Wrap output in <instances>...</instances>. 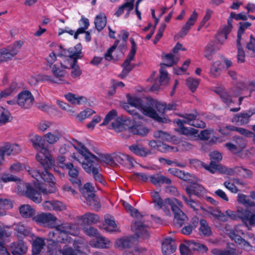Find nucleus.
Wrapping results in <instances>:
<instances>
[{
  "label": "nucleus",
  "instance_id": "09e8293b",
  "mask_svg": "<svg viewBox=\"0 0 255 255\" xmlns=\"http://www.w3.org/2000/svg\"><path fill=\"white\" fill-rule=\"evenodd\" d=\"M232 142L237 145V148L241 151L246 146L247 144L246 139L240 136H234Z\"/></svg>",
  "mask_w": 255,
  "mask_h": 255
},
{
  "label": "nucleus",
  "instance_id": "6ab92c4d",
  "mask_svg": "<svg viewBox=\"0 0 255 255\" xmlns=\"http://www.w3.org/2000/svg\"><path fill=\"white\" fill-rule=\"evenodd\" d=\"M115 161L127 167L133 166V159L129 155L122 153L116 154L114 156Z\"/></svg>",
  "mask_w": 255,
  "mask_h": 255
},
{
  "label": "nucleus",
  "instance_id": "a18cd8bd",
  "mask_svg": "<svg viewBox=\"0 0 255 255\" xmlns=\"http://www.w3.org/2000/svg\"><path fill=\"white\" fill-rule=\"evenodd\" d=\"M77 187L79 188L84 198L89 196L91 193H94V188L90 183H86L83 187H81V184L79 187Z\"/></svg>",
  "mask_w": 255,
  "mask_h": 255
},
{
  "label": "nucleus",
  "instance_id": "58836bf2",
  "mask_svg": "<svg viewBox=\"0 0 255 255\" xmlns=\"http://www.w3.org/2000/svg\"><path fill=\"white\" fill-rule=\"evenodd\" d=\"M162 58H164L166 62L165 63H161L160 66L163 67H171L173 65L176 64L178 61V59L175 58V56L172 53L165 54L164 56H162Z\"/></svg>",
  "mask_w": 255,
  "mask_h": 255
},
{
  "label": "nucleus",
  "instance_id": "f257e3e1",
  "mask_svg": "<svg viewBox=\"0 0 255 255\" xmlns=\"http://www.w3.org/2000/svg\"><path fill=\"white\" fill-rule=\"evenodd\" d=\"M36 159L37 161L40 162L41 166L43 167L44 170L41 172L42 180L48 183L51 187V189L47 190L46 188L38 187L39 191L35 190L32 186L28 184L26 186L25 194L27 197L32 200L33 202L39 203L41 199L40 193L43 195H48L54 193L56 191L55 185L56 184V180L54 175L48 170L50 169L54 165V160L52 156H42L39 154L36 155Z\"/></svg>",
  "mask_w": 255,
  "mask_h": 255
},
{
  "label": "nucleus",
  "instance_id": "cd10ccee",
  "mask_svg": "<svg viewBox=\"0 0 255 255\" xmlns=\"http://www.w3.org/2000/svg\"><path fill=\"white\" fill-rule=\"evenodd\" d=\"M80 219L87 225L95 224L99 221L98 216L91 213H86L83 216H81Z\"/></svg>",
  "mask_w": 255,
  "mask_h": 255
},
{
  "label": "nucleus",
  "instance_id": "9d476101",
  "mask_svg": "<svg viewBox=\"0 0 255 255\" xmlns=\"http://www.w3.org/2000/svg\"><path fill=\"white\" fill-rule=\"evenodd\" d=\"M65 166L69 169V180L73 185L75 187H79L81 184V179L79 176V171L77 168L74 167L73 163L71 162L67 163Z\"/></svg>",
  "mask_w": 255,
  "mask_h": 255
},
{
  "label": "nucleus",
  "instance_id": "20e7f679",
  "mask_svg": "<svg viewBox=\"0 0 255 255\" xmlns=\"http://www.w3.org/2000/svg\"><path fill=\"white\" fill-rule=\"evenodd\" d=\"M78 143L81 147L78 149V151L85 160L94 163L95 165L98 164V166H99V163L102 164L105 163L112 167H115L117 165L114 157H113L109 154L101 153L98 154V156H96L90 152L81 142H78Z\"/></svg>",
  "mask_w": 255,
  "mask_h": 255
},
{
  "label": "nucleus",
  "instance_id": "4c0bfd02",
  "mask_svg": "<svg viewBox=\"0 0 255 255\" xmlns=\"http://www.w3.org/2000/svg\"><path fill=\"white\" fill-rule=\"evenodd\" d=\"M236 250L230 247H226L224 250L214 249L212 250L213 255H235Z\"/></svg>",
  "mask_w": 255,
  "mask_h": 255
},
{
  "label": "nucleus",
  "instance_id": "79ce46f5",
  "mask_svg": "<svg viewBox=\"0 0 255 255\" xmlns=\"http://www.w3.org/2000/svg\"><path fill=\"white\" fill-rule=\"evenodd\" d=\"M192 196L188 197L185 195H182L181 198L184 200L186 205L192 208L194 211H198L199 208L201 207L200 204L197 201L191 198Z\"/></svg>",
  "mask_w": 255,
  "mask_h": 255
},
{
  "label": "nucleus",
  "instance_id": "c85d7f7f",
  "mask_svg": "<svg viewBox=\"0 0 255 255\" xmlns=\"http://www.w3.org/2000/svg\"><path fill=\"white\" fill-rule=\"evenodd\" d=\"M45 245L43 239L41 238H37L32 243V252L33 255L39 254Z\"/></svg>",
  "mask_w": 255,
  "mask_h": 255
},
{
  "label": "nucleus",
  "instance_id": "a211bd4d",
  "mask_svg": "<svg viewBox=\"0 0 255 255\" xmlns=\"http://www.w3.org/2000/svg\"><path fill=\"white\" fill-rule=\"evenodd\" d=\"M172 212L174 215L173 220L174 225L177 227H181L188 220L187 217L180 209L175 208Z\"/></svg>",
  "mask_w": 255,
  "mask_h": 255
},
{
  "label": "nucleus",
  "instance_id": "7ed1b4c3",
  "mask_svg": "<svg viewBox=\"0 0 255 255\" xmlns=\"http://www.w3.org/2000/svg\"><path fill=\"white\" fill-rule=\"evenodd\" d=\"M81 50L82 45L80 43L77 44L74 47L63 49L58 55L64 57L61 62V66L65 69L72 67L74 63L75 64L77 63V59L82 58Z\"/></svg>",
  "mask_w": 255,
  "mask_h": 255
},
{
  "label": "nucleus",
  "instance_id": "69168bd1",
  "mask_svg": "<svg viewBox=\"0 0 255 255\" xmlns=\"http://www.w3.org/2000/svg\"><path fill=\"white\" fill-rule=\"evenodd\" d=\"M120 41L119 40H116L115 41L114 44L109 48L107 51V52L105 54V58L107 60H111L113 59V56L112 55V53L116 49L119 45Z\"/></svg>",
  "mask_w": 255,
  "mask_h": 255
},
{
  "label": "nucleus",
  "instance_id": "5701e85b",
  "mask_svg": "<svg viewBox=\"0 0 255 255\" xmlns=\"http://www.w3.org/2000/svg\"><path fill=\"white\" fill-rule=\"evenodd\" d=\"M149 178L151 182L154 185L164 183L170 184L171 183V180L169 178L159 174L151 175Z\"/></svg>",
  "mask_w": 255,
  "mask_h": 255
},
{
  "label": "nucleus",
  "instance_id": "338daca9",
  "mask_svg": "<svg viewBox=\"0 0 255 255\" xmlns=\"http://www.w3.org/2000/svg\"><path fill=\"white\" fill-rule=\"evenodd\" d=\"M214 130L212 129H204L200 132L199 137L201 140H207L210 138Z\"/></svg>",
  "mask_w": 255,
  "mask_h": 255
},
{
  "label": "nucleus",
  "instance_id": "e2e57ef3",
  "mask_svg": "<svg viewBox=\"0 0 255 255\" xmlns=\"http://www.w3.org/2000/svg\"><path fill=\"white\" fill-rule=\"evenodd\" d=\"M214 48L212 43H209L207 45L205 48L204 56L209 60L212 59V55L214 54Z\"/></svg>",
  "mask_w": 255,
  "mask_h": 255
},
{
  "label": "nucleus",
  "instance_id": "a19ab883",
  "mask_svg": "<svg viewBox=\"0 0 255 255\" xmlns=\"http://www.w3.org/2000/svg\"><path fill=\"white\" fill-rule=\"evenodd\" d=\"M152 197L153 202L155 204V207L157 209H160L162 208H164L165 204H167V203L165 202V201H163L157 192H153L152 194Z\"/></svg>",
  "mask_w": 255,
  "mask_h": 255
},
{
  "label": "nucleus",
  "instance_id": "680f3d73",
  "mask_svg": "<svg viewBox=\"0 0 255 255\" xmlns=\"http://www.w3.org/2000/svg\"><path fill=\"white\" fill-rule=\"evenodd\" d=\"M105 222L109 226L106 227L104 228V229L108 232H113L114 231L115 228L116 227L117 225L115 223V221L114 220L113 217H111V218H108L106 217L105 218Z\"/></svg>",
  "mask_w": 255,
  "mask_h": 255
},
{
  "label": "nucleus",
  "instance_id": "5fc2aeb1",
  "mask_svg": "<svg viewBox=\"0 0 255 255\" xmlns=\"http://www.w3.org/2000/svg\"><path fill=\"white\" fill-rule=\"evenodd\" d=\"M186 85L189 87L192 92H194L199 83L198 79H194L191 77L188 78L186 81Z\"/></svg>",
  "mask_w": 255,
  "mask_h": 255
},
{
  "label": "nucleus",
  "instance_id": "f8f14e48",
  "mask_svg": "<svg viewBox=\"0 0 255 255\" xmlns=\"http://www.w3.org/2000/svg\"><path fill=\"white\" fill-rule=\"evenodd\" d=\"M175 241L171 238L165 239L162 242V252L164 255H170L176 250Z\"/></svg>",
  "mask_w": 255,
  "mask_h": 255
},
{
  "label": "nucleus",
  "instance_id": "bb28decb",
  "mask_svg": "<svg viewBox=\"0 0 255 255\" xmlns=\"http://www.w3.org/2000/svg\"><path fill=\"white\" fill-rule=\"evenodd\" d=\"M200 227L199 228V233L202 236H210L212 234L211 228L209 226L207 222L204 219L200 220Z\"/></svg>",
  "mask_w": 255,
  "mask_h": 255
},
{
  "label": "nucleus",
  "instance_id": "2f4dec72",
  "mask_svg": "<svg viewBox=\"0 0 255 255\" xmlns=\"http://www.w3.org/2000/svg\"><path fill=\"white\" fill-rule=\"evenodd\" d=\"M19 212L24 218H30L35 214V210L29 205H23L19 207Z\"/></svg>",
  "mask_w": 255,
  "mask_h": 255
},
{
  "label": "nucleus",
  "instance_id": "f03ea898",
  "mask_svg": "<svg viewBox=\"0 0 255 255\" xmlns=\"http://www.w3.org/2000/svg\"><path fill=\"white\" fill-rule=\"evenodd\" d=\"M238 201L247 208L246 210L242 209L240 216L242 221L250 230L251 227H255V203L243 194H238Z\"/></svg>",
  "mask_w": 255,
  "mask_h": 255
},
{
  "label": "nucleus",
  "instance_id": "ddd939ff",
  "mask_svg": "<svg viewBox=\"0 0 255 255\" xmlns=\"http://www.w3.org/2000/svg\"><path fill=\"white\" fill-rule=\"evenodd\" d=\"M128 148L134 154L140 157H144L153 154L152 149H148L140 144H133L129 146Z\"/></svg>",
  "mask_w": 255,
  "mask_h": 255
},
{
  "label": "nucleus",
  "instance_id": "9b49d317",
  "mask_svg": "<svg viewBox=\"0 0 255 255\" xmlns=\"http://www.w3.org/2000/svg\"><path fill=\"white\" fill-rule=\"evenodd\" d=\"M128 104L132 107L140 109L142 110L143 113L147 116L146 110L147 109H151L150 106H146L143 104L142 99L136 96H131L129 95L127 96Z\"/></svg>",
  "mask_w": 255,
  "mask_h": 255
},
{
  "label": "nucleus",
  "instance_id": "393cba45",
  "mask_svg": "<svg viewBox=\"0 0 255 255\" xmlns=\"http://www.w3.org/2000/svg\"><path fill=\"white\" fill-rule=\"evenodd\" d=\"M198 224V219L197 217H194L190 223L187 224L182 229L181 232L184 235H189L197 227Z\"/></svg>",
  "mask_w": 255,
  "mask_h": 255
},
{
  "label": "nucleus",
  "instance_id": "37998d69",
  "mask_svg": "<svg viewBox=\"0 0 255 255\" xmlns=\"http://www.w3.org/2000/svg\"><path fill=\"white\" fill-rule=\"evenodd\" d=\"M239 27L237 33V43L240 44L241 40V37L242 34L244 33L245 31L249 27H250L252 23L249 22H240L239 23Z\"/></svg>",
  "mask_w": 255,
  "mask_h": 255
},
{
  "label": "nucleus",
  "instance_id": "a878e982",
  "mask_svg": "<svg viewBox=\"0 0 255 255\" xmlns=\"http://www.w3.org/2000/svg\"><path fill=\"white\" fill-rule=\"evenodd\" d=\"M215 92L220 96L223 102L227 105L233 103L231 95L225 89L218 88L215 90Z\"/></svg>",
  "mask_w": 255,
  "mask_h": 255
},
{
  "label": "nucleus",
  "instance_id": "4be33fe9",
  "mask_svg": "<svg viewBox=\"0 0 255 255\" xmlns=\"http://www.w3.org/2000/svg\"><path fill=\"white\" fill-rule=\"evenodd\" d=\"M115 246L116 248L122 250L129 248L132 246V238L128 237L121 238L116 240Z\"/></svg>",
  "mask_w": 255,
  "mask_h": 255
},
{
  "label": "nucleus",
  "instance_id": "7c9ffc66",
  "mask_svg": "<svg viewBox=\"0 0 255 255\" xmlns=\"http://www.w3.org/2000/svg\"><path fill=\"white\" fill-rule=\"evenodd\" d=\"M226 128L232 131H236L239 133L247 137H254L255 136V133L245 128L237 127L234 126L229 125L226 126Z\"/></svg>",
  "mask_w": 255,
  "mask_h": 255
},
{
  "label": "nucleus",
  "instance_id": "052dcab7",
  "mask_svg": "<svg viewBox=\"0 0 255 255\" xmlns=\"http://www.w3.org/2000/svg\"><path fill=\"white\" fill-rule=\"evenodd\" d=\"M197 116V113L195 112L192 114H185L181 116V117L185 119L184 122L185 124L192 126L193 122L196 120Z\"/></svg>",
  "mask_w": 255,
  "mask_h": 255
},
{
  "label": "nucleus",
  "instance_id": "aec40b11",
  "mask_svg": "<svg viewBox=\"0 0 255 255\" xmlns=\"http://www.w3.org/2000/svg\"><path fill=\"white\" fill-rule=\"evenodd\" d=\"M62 137L61 131L59 130H55L50 131L44 135L46 142L49 144H54L58 142Z\"/></svg>",
  "mask_w": 255,
  "mask_h": 255
},
{
  "label": "nucleus",
  "instance_id": "423d86ee",
  "mask_svg": "<svg viewBox=\"0 0 255 255\" xmlns=\"http://www.w3.org/2000/svg\"><path fill=\"white\" fill-rule=\"evenodd\" d=\"M29 141L32 144V147L37 151L41 152L38 153L42 156H52L49 154L48 147L46 146V141L45 137L41 135L35 134L29 136Z\"/></svg>",
  "mask_w": 255,
  "mask_h": 255
},
{
  "label": "nucleus",
  "instance_id": "c03bdc74",
  "mask_svg": "<svg viewBox=\"0 0 255 255\" xmlns=\"http://www.w3.org/2000/svg\"><path fill=\"white\" fill-rule=\"evenodd\" d=\"M187 245L189 246V249H191V250L193 251L204 253L208 250L207 248L205 246L194 241L189 242Z\"/></svg>",
  "mask_w": 255,
  "mask_h": 255
},
{
  "label": "nucleus",
  "instance_id": "473e14b6",
  "mask_svg": "<svg viewBox=\"0 0 255 255\" xmlns=\"http://www.w3.org/2000/svg\"><path fill=\"white\" fill-rule=\"evenodd\" d=\"M30 82L35 84L38 82L43 81H51L52 83H57L58 82L52 79L50 76L44 74H39L34 77H31Z\"/></svg>",
  "mask_w": 255,
  "mask_h": 255
},
{
  "label": "nucleus",
  "instance_id": "4468645a",
  "mask_svg": "<svg viewBox=\"0 0 255 255\" xmlns=\"http://www.w3.org/2000/svg\"><path fill=\"white\" fill-rule=\"evenodd\" d=\"M9 250L13 255H23L27 251V247L20 240L11 244Z\"/></svg>",
  "mask_w": 255,
  "mask_h": 255
},
{
  "label": "nucleus",
  "instance_id": "b1692460",
  "mask_svg": "<svg viewBox=\"0 0 255 255\" xmlns=\"http://www.w3.org/2000/svg\"><path fill=\"white\" fill-rule=\"evenodd\" d=\"M146 111V113L147 114V116H148L156 121L161 123H168L171 122V121L166 117L162 118L160 117L156 113L155 110L151 108V109H147Z\"/></svg>",
  "mask_w": 255,
  "mask_h": 255
},
{
  "label": "nucleus",
  "instance_id": "6e6552de",
  "mask_svg": "<svg viewBox=\"0 0 255 255\" xmlns=\"http://www.w3.org/2000/svg\"><path fill=\"white\" fill-rule=\"evenodd\" d=\"M144 220L134 221L131 224V228L137 237L143 240L149 237V228L144 224Z\"/></svg>",
  "mask_w": 255,
  "mask_h": 255
},
{
  "label": "nucleus",
  "instance_id": "de8ad7c7",
  "mask_svg": "<svg viewBox=\"0 0 255 255\" xmlns=\"http://www.w3.org/2000/svg\"><path fill=\"white\" fill-rule=\"evenodd\" d=\"M159 79H157L159 83L162 85H166L169 81V77L165 68L163 66H161V68L159 70Z\"/></svg>",
  "mask_w": 255,
  "mask_h": 255
},
{
  "label": "nucleus",
  "instance_id": "39448f33",
  "mask_svg": "<svg viewBox=\"0 0 255 255\" xmlns=\"http://www.w3.org/2000/svg\"><path fill=\"white\" fill-rule=\"evenodd\" d=\"M56 227L57 231H59V235H61L62 237L61 239H58L57 241L61 243H71L72 240L68 236V235L75 236L78 233L77 227L75 224L66 223Z\"/></svg>",
  "mask_w": 255,
  "mask_h": 255
},
{
  "label": "nucleus",
  "instance_id": "dca6fc26",
  "mask_svg": "<svg viewBox=\"0 0 255 255\" xmlns=\"http://www.w3.org/2000/svg\"><path fill=\"white\" fill-rule=\"evenodd\" d=\"M255 113V111H248L235 115L232 119V122L238 125L247 124L250 118Z\"/></svg>",
  "mask_w": 255,
  "mask_h": 255
},
{
  "label": "nucleus",
  "instance_id": "49530a36",
  "mask_svg": "<svg viewBox=\"0 0 255 255\" xmlns=\"http://www.w3.org/2000/svg\"><path fill=\"white\" fill-rule=\"evenodd\" d=\"M96 244L95 246L100 248H108L110 245V241L106 238L99 235L96 237Z\"/></svg>",
  "mask_w": 255,
  "mask_h": 255
},
{
  "label": "nucleus",
  "instance_id": "ea45409f",
  "mask_svg": "<svg viewBox=\"0 0 255 255\" xmlns=\"http://www.w3.org/2000/svg\"><path fill=\"white\" fill-rule=\"evenodd\" d=\"M23 42L20 40L16 41L12 45L7 47L6 50L13 56L18 54L19 50L22 47Z\"/></svg>",
  "mask_w": 255,
  "mask_h": 255
},
{
  "label": "nucleus",
  "instance_id": "2eb2a0df",
  "mask_svg": "<svg viewBox=\"0 0 255 255\" xmlns=\"http://www.w3.org/2000/svg\"><path fill=\"white\" fill-rule=\"evenodd\" d=\"M185 190L188 196L195 195L198 197L202 196L205 193V189L202 185L196 183H193L186 187Z\"/></svg>",
  "mask_w": 255,
  "mask_h": 255
},
{
  "label": "nucleus",
  "instance_id": "3c124183",
  "mask_svg": "<svg viewBox=\"0 0 255 255\" xmlns=\"http://www.w3.org/2000/svg\"><path fill=\"white\" fill-rule=\"evenodd\" d=\"M165 202L170 205L172 211L175 208L180 209L183 206L182 202L176 198H166L165 199Z\"/></svg>",
  "mask_w": 255,
  "mask_h": 255
},
{
  "label": "nucleus",
  "instance_id": "864d4df0",
  "mask_svg": "<svg viewBox=\"0 0 255 255\" xmlns=\"http://www.w3.org/2000/svg\"><path fill=\"white\" fill-rule=\"evenodd\" d=\"M122 66L123 67V69L122 73L119 75V77L122 79H124L128 75L129 72L134 68L135 65L130 63L125 65V63H123Z\"/></svg>",
  "mask_w": 255,
  "mask_h": 255
},
{
  "label": "nucleus",
  "instance_id": "c756f323",
  "mask_svg": "<svg viewBox=\"0 0 255 255\" xmlns=\"http://www.w3.org/2000/svg\"><path fill=\"white\" fill-rule=\"evenodd\" d=\"M87 204L91 206L94 209H99L101 207L99 200L94 193H91L89 196L85 198Z\"/></svg>",
  "mask_w": 255,
  "mask_h": 255
},
{
  "label": "nucleus",
  "instance_id": "13d9d810",
  "mask_svg": "<svg viewBox=\"0 0 255 255\" xmlns=\"http://www.w3.org/2000/svg\"><path fill=\"white\" fill-rule=\"evenodd\" d=\"M242 209H238L237 212H234L233 211L228 210L225 212V213L227 214L228 216V220H229V219H230L233 220H237L238 219H241L240 213Z\"/></svg>",
  "mask_w": 255,
  "mask_h": 255
},
{
  "label": "nucleus",
  "instance_id": "4d7b16f0",
  "mask_svg": "<svg viewBox=\"0 0 255 255\" xmlns=\"http://www.w3.org/2000/svg\"><path fill=\"white\" fill-rule=\"evenodd\" d=\"M237 233H241L242 235H244V232H243L242 231L236 230L231 231L229 233V237L232 240H234L236 243L239 244H240L243 238L241 237V236H240Z\"/></svg>",
  "mask_w": 255,
  "mask_h": 255
},
{
  "label": "nucleus",
  "instance_id": "bf43d9fd",
  "mask_svg": "<svg viewBox=\"0 0 255 255\" xmlns=\"http://www.w3.org/2000/svg\"><path fill=\"white\" fill-rule=\"evenodd\" d=\"M52 73L57 79V80H55L57 81L58 82V83H59L60 81H62L61 78L63 77L64 75V71L60 70L58 67H57L55 65H54L52 67Z\"/></svg>",
  "mask_w": 255,
  "mask_h": 255
},
{
  "label": "nucleus",
  "instance_id": "e433bc0d",
  "mask_svg": "<svg viewBox=\"0 0 255 255\" xmlns=\"http://www.w3.org/2000/svg\"><path fill=\"white\" fill-rule=\"evenodd\" d=\"M63 255H86L84 252L78 249H73L69 245H65L62 250Z\"/></svg>",
  "mask_w": 255,
  "mask_h": 255
},
{
  "label": "nucleus",
  "instance_id": "412c9836",
  "mask_svg": "<svg viewBox=\"0 0 255 255\" xmlns=\"http://www.w3.org/2000/svg\"><path fill=\"white\" fill-rule=\"evenodd\" d=\"M94 23L97 30L99 32L102 31L107 24V18L105 14L101 12L97 15L95 18Z\"/></svg>",
  "mask_w": 255,
  "mask_h": 255
},
{
  "label": "nucleus",
  "instance_id": "f704fd0d",
  "mask_svg": "<svg viewBox=\"0 0 255 255\" xmlns=\"http://www.w3.org/2000/svg\"><path fill=\"white\" fill-rule=\"evenodd\" d=\"M226 167L220 164L216 163L215 161H211L208 167V171L211 173H214L216 171H218L222 174H225Z\"/></svg>",
  "mask_w": 255,
  "mask_h": 255
},
{
  "label": "nucleus",
  "instance_id": "f3484780",
  "mask_svg": "<svg viewBox=\"0 0 255 255\" xmlns=\"http://www.w3.org/2000/svg\"><path fill=\"white\" fill-rule=\"evenodd\" d=\"M56 220V217L50 213H42L33 217L34 221L42 225H45L51 222H54Z\"/></svg>",
  "mask_w": 255,
  "mask_h": 255
},
{
  "label": "nucleus",
  "instance_id": "c9c22d12",
  "mask_svg": "<svg viewBox=\"0 0 255 255\" xmlns=\"http://www.w3.org/2000/svg\"><path fill=\"white\" fill-rule=\"evenodd\" d=\"M223 65L220 61H216L214 62L210 69V74L211 76L213 78H217L221 73Z\"/></svg>",
  "mask_w": 255,
  "mask_h": 255
},
{
  "label": "nucleus",
  "instance_id": "0eeeda50",
  "mask_svg": "<svg viewBox=\"0 0 255 255\" xmlns=\"http://www.w3.org/2000/svg\"><path fill=\"white\" fill-rule=\"evenodd\" d=\"M78 161L80 163H82L83 168L87 173H92L96 181L99 182L102 184H105V180L103 179L102 175L99 172V166L98 164L95 165L94 163L85 160V159L82 162L79 160Z\"/></svg>",
  "mask_w": 255,
  "mask_h": 255
},
{
  "label": "nucleus",
  "instance_id": "603ef678",
  "mask_svg": "<svg viewBox=\"0 0 255 255\" xmlns=\"http://www.w3.org/2000/svg\"><path fill=\"white\" fill-rule=\"evenodd\" d=\"M15 231L19 234L18 236H23L24 237L28 236L29 235V231L26 228V227L21 223L17 224L15 225Z\"/></svg>",
  "mask_w": 255,
  "mask_h": 255
},
{
  "label": "nucleus",
  "instance_id": "774afa93",
  "mask_svg": "<svg viewBox=\"0 0 255 255\" xmlns=\"http://www.w3.org/2000/svg\"><path fill=\"white\" fill-rule=\"evenodd\" d=\"M153 135L155 138L161 140H167L169 138V134L162 130H157L154 132Z\"/></svg>",
  "mask_w": 255,
  "mask_h": 255
},
{
  "label": "nucleus",
  "instance_id": "8fccbe9b",
  "mask_svg": "<svg viewBox=\"0 0 255 255\" xmlns=\"http://www.w3.org/2000/svg\"><path fill=\"white\" fill-rule=\"evenodd\" d=\"M49 241L52 242L51 244L53 246H56L58 239H61L62 237L59 235V231H57V227H56L54 230L51 231L48 233Z\"/></svg>",
  "mask_w": 255,
  "mask_h": 255
},
{
  "label": "nucleus",
  "instance_id": "1a4fd4ad",
  "mask_svg": "<svg viewBox=\"0 0 255 255\" xmlns=\"http://www.w3.org/2000/svg\"><path fill=\"white\" fill-rule=\"evenodd\" d=\"M34 97L28 91L20 93L17 96V104L24 109H29L33 104Z\"/></svg>",
  "mask_w": 255,
  "mask_h": 255
},
{
  "label": "nucleus",
  "instance_id": "6e6d98bb",
  "mask_svg": "<svg viewBox=\"0 0 255 255\" xmlns=\"http://www.w3.org/2000/svg\"><path fill=\"white\" fill-rule=\"evenodd\" d=\"M13 56L6 48L0 49V63H3L11 60Z\"/></svg>",
  "mask_w": 255,
  "mask_h": 255
},
{
  "label": "nucleus",
  "instance_id": "72a5a7b5",
  "mask_svg": "<svg viewBox=\"0 0 255 255\" xmlns=\"http://www.w3.org/2000/svg\"><path fill=\"white\" fill-rule=\"evenodd\" d=\"M66 99L73 105H81L86 102L87 99L85 97L81 96L76 97L75 95L69 93L65 96Z\"/></svg>",
  "mask_w": 255,
  "mask_h": 255
},
{
  "label": "nucleus",
  "instance_id": "0e129e2a",
  "mask_svg": "<svg viewBox=\"0 0 255 255\" xmlns=\"http://www.w3.org/2000/svg\"><path fill=\"white\" fill-rule=\"evenodd\" d=\"M189 163L193 166L196 168H202L203 167L207 170H208V167L209 165L206 164L205 163L197 159H189Z\"/></svg>",
  "mask_w": 255,
  "mask_h": 255
}]
</instances>
